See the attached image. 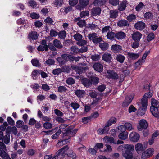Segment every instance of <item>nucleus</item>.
Wrapping results in <instances>:
<instances>
[{
    "label": "nucleus",
    "mask_w": 159,
    "mask_h": 159,
    "mask_svg": "<svg viewBox=\"0 0 159 159\" xmlns=\"http://www.w3.org/2000/svg\"><path fill=\"white\" fill-rule=\"evenodd\" d=\"M69 127L64 131V132L63 133L62 138L63 139L60 142L62 143L63 144H65L67 143L70 141L71 137L69 136L70 134H71L72 136H74L77 133L78 129H75L72 131V129Z\"/></svg>",
    "instance_id": "1"
},
{
    "label": "nucleus",
    "mask_w": 159,
    "mask_h": 159,
    "mask_svg": "<svg viewBox=\"0 0 159 159\" xmlns=\"http://www.w3.org/2000/svg\"><path fill=\"white\" fill-rule=\"evenodd\" d=\"M122 149V155L125 159H129V144H125L120 146L118 150Z\"/></svg>",
    "instance_id": "2"
},
{
    "label": "nucleus",
    "mask_w": 159,
    "mask_h": 159,
    "mask_svg": "<svg viewBox=\"0 0 159 159\" xmlns=\"http://www.w3.org/2000/svg\"><path fill=\"white\" fill-rule=\"evenodd\" d=\"M153 91L152 90L149 91L148 92L146 93L141 99V104L143 106H147L148 98H150L153 96Z\"/></svg>",
    "instance_id": "3"
},
{
    "label": "nucleus",
    "mask_w": 159,
    "mask_h": 159,
    "mask_svg": "<svg viewBox=\"0 0 159 159\" xmlns=\"http://www.w3.org/2000/svg\"><path fill=\"white\" fill-rule=\"evenodd\" d=\"M154 152L153 148H149L145 150L142 154V159H146L151 157L154 153Z\"/></svg>",
    "instance_id": "4"
},
{
    "label": "nucleus",
    "mask_w": 159,
    "mask_h": 159,
    "mask_svg": "<svg viewBox=\"0 0 159 159\" xmlns=\"http://www.w3.org/2000/svg\"><path fill=\"white\" fill-rule=\"evenodd\" d=\"M89 0H79V4L75 6L76 9L80 11L83 9L89 4Z\"/></svg>",
    "instance_id": "5"
},
{
    "label": "nucleus",
    "mask_w": 159,
    "mask_h": 159,
    "mask_svg": "<svg viewBox=\"0 0 159 159\" xmlns=\"http://www.w3.org/2000/svg\"><path fill=\"white\" fill-rule=\"evenodd\" d=\"M11 132L14 135H16L17 133V129L16 126H13L12 127L11 126H8L6 128V134L8 136H10Z\"/></svg>",
    "instance_id": "6"
},
{
    "label": "nucleus",
    "mask_w": 159,
    "mask_h": 159,
    "mask_svg": "<svg viewBox=\"0 0 159 159\" xmlns=\"http://www.w3.org/2000/svg\"><path fill=\"white\" fill-rule=\"evenodd\" d=\"M148 123L145 119H141L139 121V125L137 126V129L139 131L143 129H146L148 127Z\"/></svg>",
    "instance_id": "7"
},
{
    "label": "nucleus",
    "mask_w": 159,
    "mask_h": 159,
    "mask_svg": "<svg viewBox=\"0 0 159 159\" xmlns=\"http://www.w3.org/2000/svg\"><path fill=\"white\" fill-rule=\"evenodd\" d=\"M146 148V147H145V145L143 146L141 143H138L135 145V149L139 154H141L144 151Z\"/></svg>",
    "instance_id": "8"
},
{
    "label": "nucleus",
    "mask_w": 159,
    "mask_h": 159,
    "mask_svg": "<svg viewBox=\"0 0 159 159\" xmlns=\"http://www.w3.org/2000/svg\"><path fill=\"white\" fill-rule=\"evenodd\" d=\"M139 138V134L136 132H133L130 134V140L133 142H138Z\"/></svg>",
    "instance_id": "9"
},
{
    "label": "nucleus",
    "mask_w": 159,
    "mask_h": 159,
    "mask_svg": "<svg viewBox=\"0 0 159 159\" xmlns=\"http://www.w3.org/2000/svg\"><path fill=\"white\" fill-rule=\"evenodd\" d=\"M93 67L94 70L98 72L101 73L103 71V66L99 62L95 63Z\"/></svg>",
    "instance_id": "10"
},
{
    "label": "nucleus",
    "mask_w": 159,
    "mask_h": 159,
    "mask_svg": "<svg viewBox=\"0 0 159 159\" xmlns=\"http://www.w3.org/2000/svg\"><path fill=\"white\" fill-rule=\"evenodd\" d=\"M134 28L137 30H142L145 27V23L141 21H138L134 25Z\"/></svg>",
    "instance_id": "11"
},
{
    "label": "nucleus",
    "mask_w": 159,
    "mask_h": 159,
    "mask_svg": "<svg viewBox=\"0 0 159 159\" xmlns=\"http://www.w3.org/2000/svg\"><path fill=\"white\" fill-rule=\"evenodd\" d=\"M142 36V34L138 31L133 32L131 34V38L134 41H140Z\"/></svg>",
    "instance_id": "12"
},
{
    "label": "nucleus",
    "mask_w": 159,
    "mask_h": 159,
    "mask_svg": "<svg viewBox=\"0 0 159 159\" xmlns=\"http://www.w3.org/2000/svg\"><path fill=\"white\" fill-rule=\"evenodd\" d=\"M147 106H143L142 104V107H140L138 109L137 112V115L138 116H142L144 115L147 110Z\"/></svg>",
    "instance_id": "13"
},
{
    "label": "nucleus",
    "mask_w": 159,
    "mask_h": 159,
    "mask_svg": "<svg viewBox=\"0 0 159 159\" xmlns=\"http://www.w3.org/2000/svg\"><path fill=\"white\" fill-rule=\"evenodd\" d=\"M109 129L108 125L106 124L105 126L103 128H99L97 130V132L99 134H107Z\"/></svg>",
    "instance_id": "14"
},
{
    "label": "nucleus",
    "mask_w": 159,
    "mask_h": 159,
    "mask_svg": "<svg viewBox=\"0 0 159 159\" xmlns=\"http://www.w3.org/2000/svg\"><path fill=\"white\" fill-rule=\"evenodd\" d=\"M81 82L85 87L87 88H89L92 85L90 80L87 78H84L82 79L81 80Z\"/></svg>",
    "instance_id": "15"
},
{
    "label": "nucleus",
    "mask_w": 159,
    "mask_h": 159,
    "mask_svg": "<svg viewBox=\"0 0 159 159\" xmlns=\"http://www.w3.org/2000/svg\"><path fill=\"white\" fill-rule=\"evenodd\" d=\"M112 57L111 55L108 53H104L102 56V60L107 62L110 63L111 62Z\"/></svg>",
    "instance_id": "16"
},
{
    "label": "nucleus",
    "mask_w": 159,
    "mask_h": 159,
    "mask_svg": "<svg viewBox=\"0 0 159 159\" xmlns=\"http://www.w3.org/2000/svg\"><path fill=\"white\" fill-rule=\"evenodd\" d=\"M109 78L113 79H116L118 78V74L113 70H108L107 71Z\"/></svg>",
    "instance_id": "17"
},
{
    "label": "nucleus",
    "mask_w": 159,
    "mask_h": 159,
    "mask_svg": "<svg viewBox=\"0 0 159 159\" xmlns=\"http://www.w3.org/2000/svg\"><path fill=\"white\" fill-rule=\"evenodd\" d=\"M151 104L150 108H154L153 109H157V108H159V102L155 99L152 98L151 99Z\"/></svg>",
    "instance_id": "18"
},
{
    "label": "nucleus",
    "mask_w": 159,
    "mask_h": 159,
    "mask_svg": "<svg viewBox=\"0 0 159 159\" xmlns=\"http://www.w3.org/2000/svg\"><path fill=\"white\" fill-rule=\"evenodd\" d=\"M38 36L39 35L37 34V32L34 31H31L28 34L30 39L33 40L37 39L38 37Z\"/></svg>",
    "instance_id": "19"
},
{
    "label": "nucleus",
    "mask_w": 159,
    "mask_h": 159,
    "mask_svg": "<svg viewBox=\"0 0 159 159\" xmlns=\"http://www.w3.org/2000/svg\"><path fill=\"white\" fill-rule=\"evenodd\" d=\"M154 108H150V110L152 114L156 118L159 119V108L157 109Z\"/></svg>",
    "instance_id": "20"
},
{
    "label": "nucleus",
    "mask_w": 159,
    "mask_h": 159,
    "mask_svg": "<svg viewBox=\"0 0 159 159\" xmlns=\"http://www.w3.org/2000/svg\"><path fill=\"white\" fill-rule=\"evenodd\" d=\"M90 80L92 85H97L99 82V79L98 77L92 76L90 77Z\"/></svg>",
    "instance_id": "21"
},
{
    "label": "nucleus",
    "mask_w": 159,
    "mask_h": 159,
    "mask_svg": "<svg viewBox=\"0 0 159 159\" xmlns=\"http://www.w3.org/2000/svg\"><path fill=\"white\" fill-rule=\"evenodd\" d=\"M101 10L99 7L93 8L91 10V13L93 15L96 16L99 15L101 13Z\"/></svg>",
    "instance_id": "22"
},
{
    "label": "nucleus",
    "mask_w": 159,
    "mask_h": 159,
    "mask_svg": "<svg viewBox=\"0 0 159 159\" xmlns=\"http://www.w3.org/2000/svg\"><path fill=\"white\" fill-rule=\"evenodd\" d=\"M111 50L115 52H120L122 50V47L117 44L113 45L111 47Z\"/></svg>",
    "instance_id": "23"
},
{
    "label": "nucleus",
    "mask_w": 159,
    "mask_h": 159,
    "mask_svg": "<svg viewBox=\"0 0 159 159\" xmlns=\"http://www.w3.org/2000/svg\"><path fill=\"white\" fill-rule=\"evenodd\" d=\"M126 37L125 34L123 32L120 31L116 33L115 38L118 39H123Z\"/></svg>",
    "instance_id": "24"
},
{
    "label": "nucleus",
    "mask_w": 159,
    "mask_h": 159,
    "mask_svg": "<svg viewBox=\"0 0 159 159\" xmlns=\"http://www.w3.org/2000/svg\"><path fill=\"white\" fill-rule=\"evenodd\" d=\"M103 43H99V46L102 51H106L109 48V44L106 42H104V41Z\"/></svg>",
    "instance_id": "25"
},
{
    "label": "nucleus",
    "mask_w": 159,
    "mask_h": 159,
    "mask_svg": "<svg viewBox=\"0 0 159 159\" xmlns=\"http://www.w3.org/2000/svg\"><path fill=\"white\" fill-rule=\"evenodd\" d=\"M66 155H67L69 157H71L72 159H76L77 157L76 154L71 149L68 150L67 153L66 154Z\"/></svg>",
    "instance_id": "26"
},
{
    "label": "nucleus",
    "mask_w": 159,
    "mask_h": 159,
    "mask_svg": "<svg viewBox=\"0 0 159 159\" xmlns=\"http://www.w3.org/2000/svg\"><path fill=\"white\" fill-rule=\"evenodd\" d=\"M53 44L55 48L58 49H61L63 47V45L61 42L59 40L57 39H55L53 40Z\"/></svg>",
    "instance_id": "27"
},
{
    "label": "nucleus",
    "mask_w": 159,
    "mask_h": 159,
    "mask_svg": "<svg viewBox=\"0 0 159 159\" xmlns=\"http://www.w3.org/2000/svg\"><path fill=\"white\" fill-rule=\"evenodd\" d=\"M66 153H64L60 149L56 152L55 156L57 157V159H61L64 157Z\"/></svg>",
    "instance_id": "28"
},
{
    "label": "nucleus",
    "mask_w": 159,
    "mask_h": 159,
    "mask_svg": "<svg viewBox=\"0 0 159 159\" xmlns=\"http://www.w3.org/2000/svg\"><path fill=\"white\" fill-rule=\"evenodd\" d=\"M75 94L78 97H82L85 95L86 92L83 90H75Z\"/></svg>",
    "instance_id": "29"
},
{
    "label": "nucleus",
    "mask_w": 159,
    "mask_h": 159,
    "mask_svg": "<svg viewBox=\"0 0 159 159\" xmlns=\"http://www.w3.org/2000/svg\"><path fill=\"white\" fill-rule=\"evenodd\" d=\"M118 26L119 27H123V26H125L128 25L129 26V24L128 23V21L126 20H119L117 22Z\"/></svg>",
    "instance_id": "30"
},
{
    "label": "nucleus",
    "mask_w": 159,
    "mask_h": 159,
    "mask_svg": "<svg viewBox=\"0 0 159 159\" xmlns=\"http://www.w3.org/2000/svg\"><path fill=\"white\" fill-rule=\"evenodd\" d=\"M106 2V0H95L93 2L95 6H101L104 5Z\"/></svg>",
    "instance_id": "31"
},
{
    "label": "nucleus",
    "mask_w": 159,
    "mask_h": 159,
    "mask_svg": "<svg viewBox=\"0 0 159 159\" xmlns=\"http://www.w3.org/2000/svg\"><path fill=\"white\" fill-rule=\"evenodd\" d=\"M71 52L70 53L72 55H76L79 53V48L76 46H73L70 48Z\"/></svg>",
    "instance_id": "32"
},
{
    "label": "nucleus",
    "mask_w": 159,
    "mask_h": 159,
    "mask_svg": "<svg viewBox=\"0 0 159 159\" xmlns=\"http://www.w3.org/2000/svg\"><path fill=\"white\" fill-rule=\"evenodd\" d=\"M128 133L127 132H120L118 135V138L120 139L124 140L126 139L128 137Z\"/></svg>",
    "instance_id": "33"
},
{
    "label": "nucleus",
    "mask_w": 159,
    "mask_h": 159,
    "mask_svg": "<svg viewBox=\"0 0 159 159\" xmlns=\"http://www.w3.org/2000/svg\"><path fill=\"white\" fill-rule=\"evenodd\" d=\"M37 50L39 51H48V45L43 46L40 45L37 48Z\"/></svg>",
    "instance_id": "34"
},
{
    "label": "nucleus",
    "mask_w": 159,
    "mask_h": 159,
    "mask_svg": "<svg viewBox=\"0 0 159 159\" xmlns=\"http://www.w3.org/2000/svg\"><path fill=\"white\" fill-rule=\"evenodd\" d=\"M109 14L110 18L113 19L116 18L118 16V11L116 10L110 11Z\"/></svg>",
    "instance_id": "35"
},
{
    "label": "nucleus",
    "mask_w": 159,
    "mask_h": 159,
    "mask_svg": "<svg viewBox=\"0 0 159 159\" xmlns=\"http://www.w3.org/2000/svg\"><path fill=\"white\" fill-rule=\"evenodd\" d=\"M88 69L89 68L87 66L84 67L79 66V68H78L76 73H77L80 75L82 73L85 72V71L88 70Z\"/></svg>",
    "instance_id": "36"
},
{
    "label": "nucleus",
    "mask_w": 159,
    "mask_h": 159,
    "mask_svg": "<svg viewBox=\"0 0 159 159\" xmlns=\"http://www.w3.org/2000/svg\"><path fill=\"white\" fill-rule=\"evenodd\" d=\"M116 122V119L115 117H111L108 121L106 123L107 125L109 126L111 125L112 124L115 123Z\"/></svg>",
    "instance_id": "37"
},
{
    "label": "nucleus",
    "mask_w": 159,
    "mask_h": 159,
    "mask_svg": "<svg viewBox=\"0 0 159 159\" xmlns=\"http://www.w3.org/2000/svg\"><path fill=\"white\" fill-rule=\"evenodd\" d=\"M126 129L127 127L125 125H121L118 127V132H119V133L126 132Z\"/></svg>",
    "instance_id": "38"
},
{
    "label": "nucleus",
    "mask_w": 159,
    "mask_h": 159,
    "mask_svg": "<svg viewBox=\"0 0 159 159\" xmlns=\"http://www.w3.org/2000/svg\"><path fill=\"white\" fill-rule=\"evenodd\" d=\"M31 62L32 65L34 66L39 67L41 65L39 60L37 59H32L31 61Z\"/></svg>",
    "instance_id": "39"
},
{
    "label": "nucleus",
    "mask_w": 159,
    "mask_h": 159,
    "mask_svg": "<svg viewBox=\"0 0 159 159\" xmlns=\"http://www.w3.org/2000/svg\"><path fill=\"white\" fill-rule=\"evenodd\" d=\"M116 33L113 32H109L107 34V38L111 40L114 39V37L115 38Z\"/></svg>",
    "instance_id": "40"
},
{
    "label": "nucleus",
    "mask_w": 159,
    "mask_h": 159,
    "mask_svg": "<svg viewBox=\"0 0 159 159\" xmlns=\"http://www.w3.org/2000/svg\"><path fill=\"white\" fill-rule=\"evenodd\" d=\"M100 55L98 54H95L92 55L90 57V58L94 61H98L100 58Z\"/></svg>",
    "instance_id": "41"
},
{
    "label": "nucleus",
    "mask_w": 159,
    "mask_h": 159,
    "mask_svg": "<svg viewBox=\"0 0 159 159\" xmlns=\"http://www.w3.org/2000/svg\"><path fill=\"white\" fill-rule=\"evenodd\" d=\"M125 59V57L120 54L117 55L116 56V60L120 63H122L124 62Z\"/></svg>",
    "instance_id": "42"
},
{
    "label": "nucleus",
    "mask_w": 159,
    "mask_h": 159,
    "mask_svg": "<svg viewBox=\"0 0 159 159\" xmlns=\"http://www.w3.org/2000/svg\"><path fill=\"white\" fill-rule=\"evenodd\" d=\"M41 71L39 70H34L32 72L31 75L33 77V79H36L39 73V72Z\"/></svg>",
    "instance_id": "43"
},
{
    "label": "nucleus",
    "mask_w": 159,
    "mask_h": 159,
    "mask_svg": "<svg viewBox=\"0 0 159 159\" xmlns=\"http://www.w3.org/2000/svg\"><path fill=\"white\" fill-rule=\"evenodd\" d=\"M43 127L47 129H51L52 125L51 123L48 122H46L43 124Z\"/></svg>",
    "instance_id": "44"
},
{
    "label": "nucleus",
    "mask_w": 159,
    "mask_h": 159,
    "mask_svg": "<svg viewBox=\"0 0 159 159\" xmlns=\"http://www.w3.org/2000/svg\"><path fill=\"white\" fill-rule=\"evenodd\" d=\"M104 138L108 143H111L113 144H116V143L115 142V140L113 137H109L108 136H106Z\"/></svg>",
    "instance_id": "45"
},
{
    "label": "nucleus",
    "mask_w": 159,
    "mask_h": 159,
    "mask_svg": "<svg viewBox=\"0 0 159 159\" xmlns=\"http://www.w3.org/2000/svg\"><path fill=\"white\" fill-rule=\"evenodd\" d=\"M58 129V127H56L54 129H52L51 130H48V131H43V132L45 133H46L47 135H51L54 132H55L56 130H57V129Z\"/></svg>",
    "instance_id": "46"
},
{
    "label": "nucleus",
    "mask_w": 159,
    "mask_h": 159,
    "mask_svg": "<svg viewBox=\"0 0 159 159\" xmlns=\"http://www.w3.org/2000/svg\"><path fill=\"white\" fill-rule=\"evenodd\" d=\"M129 104V98L128 96L126 97L125 100L123 101L122 106L123 107H127Z\"/></svg>",
    "instance_id": "47"
},
{
    "label": "nucleus",
    "mask_w": 159,
    "mask_h": 159,
    "mask_svg": "<svg viewBox=\"0 0 159 159\" xmlns=\"http://www.w3.org/2000/svg\"><path fill=\"white\" fill-rule=\"evenodd\" d=\"M154 38V34L153 32L149 34L147 37V40L148 42H150Z\"/></svg>",
    "instance_id": "48"
},
{
    "label": "nucleus",
    "mask_w": 159,
    "mask_h": 159,
    "mask_svg": "<svg viewBox=\"0 0 159 159\" xmlns=\"http://www.w3.org/2000/svg\"><path fill=\"white\" fill-rule=\"evenodd\" d=\"M62 131L61 129H59L54 134L52 135L51 138L53 139H56L58 138L59 135L62 133Z\"/></svg>",
    "instance_id": "49"
},
{
    "label": "nucleus",
    "mask_w": 159,
    "mask_h": 159,
    "mask_svg": "<svg viewBox=\"0 0 159 159\" xmlns=\"http://www.w3.org/2000/svg\"><path fill=\"white\" fill-rule=\"evenodd\" d=\"M73 37L75 40L78 41L82 39L83 36L81 34L78 33L75 34Z\"/></svg>",
    "instance_id": "50"
},
{
    "label": "nucleus",
    "mask_w": 159,
    "mask_h": 159,
    "mask_svg": "<svg viewBox=\"0 0 159 159\" xmlns=\"http://www.w3.org/2000/svg\"><path fill=\"white\" fill-rule=\"evenodd\" d=\"M7 121L10 126H13L15 125V121L11 117H8L7 118Z\"/></svg>",
    "instance_id": "51"
},
{
    "label": "nucleus",
    "mask_w": 159,
    "mask_h": 159,
    "mask_svg": "<svg viewBox=\"0 0 159 159\" xmlns=\"http://www.w3.org/2000/svg\"><path fill=\"white\" fill-rule=\"evenodd\" d=\"M126 7V3L125 2H122L120 4L118 7V10L120 11H122L125 10Z\"/></svg>",
    "instance_id": "52"
},
{
    "label": "nucleus",
    "mask_w": 159,
    "mask_h": 159,
    "mask_svg": "<svg viewBox=\"0 0 159 159\" xmlns=\"http://www.w3.org/2000/svg\"><path fill=\"white\" fill-rule=\"evenodd\" d=\"M87 41L86 40L81 39L77 43V44L79 46H84V45L87 44Z\"/></svg>",
    "instance_id": "53"
},
{
    "label": "nucleus",
    "mask_w": 159,
    "mask_h": 159,
    "mask_svg": "<svg viewBox=\"0 0 159 159\" xmlns=\"http://www.w3.org/2000/svg\"><path fill=\"white\" fill-rule=\"evenodd\" d=\"M153 15L151 12H146L144 15V18L146 19H149L153 17Z\"/></svg>",
    "instance_id": "54"
},
{
    "label": "nucleus",
    "mask_w": 159,
    "mask_h": 159,
    "mask_svg": "<svg viewBox=\"0 0 159 159\" xmlns=\"http://www.w3.org/2000/svg\"><path fill=\"white\" fill-rule=\"evenodd\" d=\"M97 34L95 33H93L92 34H88V39L90 40H91L93 39H95V38L97 37Z\"/></svg>",
    "instance_id": "55"
},
{
    "label": "nucleus",
    "mask_w": 159,
    "mask_h": 159,
    "mask_svg": "<svg viewBox=\"0 0 159 159\" xmlns=\"http://www.w3.org/2000/svg\"><path fill=\"white\" fill-rule=\"evenodd\" d=\"M86 22L84 20H80L77 23V25L80 27H83L86 26Z\"/></svg>",
    "instance_id": "56"
},
{
    "label": "nucleus",
    "mask_w": 159,
    "mask_h": 159,
    "mask_svg": "<svg viewBox=\"0 0 159 159\" xmlns=\"http://www.w3.org/2000/svg\"><path fill=\"white\" fill-rule=\"evenodd\" d=\"M67 90V89L65 86H60L58 88V91L61 93L65 92Z\"/></svg>",
    "instance_id": "57"
},
{
    "label": "nucleus",
    "mask_w": 159,
    "mask_h": 159,
    "mask_svg": "<svg viewBox=\"0 0 159 159\" xmlns=\"http://www.w3.org/2000/svg\"><path fill=\"white\" fill-rule=\"evenodd\" d=\"M28 3L29 4V6L33 7V8H34H34H35L37 6V3L34 0H30L28 1Z\"/></svg>",
    "instance_id": "58"
},
{
    "label": "nucleus",
    "mask_w": 159,
    "mask_h": 159,
    "mask_svg": "<svg viewBox=\"0 0 159 159\" xmlns=\"http://www.w3.org/2000/svg\"><path fill=\"white\" fill-rule=\"evenodd\" d=\"M139 55L138 53H130V58L133 60H135L137 59Z\"/></svg>",
    "instance_id": "59"
},
{
    "label": "nucleus",
    "mask_w": 159,
    "mask_h": 159,
    "mask_svg": "<svg viewBox=\"0 0 159 159\" xmlns=\"http://www.w3.org/2000/svg\"><path fill=\"white\" fill-rule=\"evenodd\" d=\"M70 105L74 110H77L80 107V105L76 102H72Z\"/></svg>",
    "instance_id": "60"
},
{
    "label": "nucleus",
    "mask_w": 159,
    "mask_h": 159,
    "mask_svg": "<svg viewBox=\"0 0 159 159\" xmlns=\"http://www.w3.org/2000/svg\"><path fill=\"white\" fill-rule=\"evenodd\" d=\"M30 16L33 19H37L39 18L40 16L39 14H37L35 12H33L30 13Z\"/></svg>",
    "instance_id": "61"
},
{
    "label": "nucleus",
    "mask_w": 159,
    "mask_h": 159,
    "mask_svg": "<svg viewBox=\"0 0 159 159\" xmlns=\"http://www.w3.org/2000/svg\"><path fill=\"white\" fill-rule=\"evenodd\" d=\"M58 36L61 39H64L66 37V32L64 31H62L60 32L59 33H58Z\"/></svg>",
    "instance_id": "62"
},
{
    "label": "nucleus",
    "mask_w": 159,
    "mask_h": 159,
    "mask_svg": "<svg viewBox=\"0 0 159 159\" xmlns=\"http://www.w3.org/2000/svg\"><path fill=\"white\" fill-rule=\"evenodd\" d=\"M62 72V70L61 68H57L53 70L52 73L54 75H58Z\"/></svg>",
    "instance_id": "63"
},
{
    "label": "nucleus",
    "mask_w": 159,
    "mask_h": 159,
    "mask_svg": "<svg viewBox=\"0 0 159 159\" xmlns=\"http://www.w3.org/2000/svg\"><path fill=\"white\" fill-rule=\"evenodd\" d=\"M66 83L69 85H72L75 84V81L73 78L70 77L67 79Z\"/></svg>",
    "instance_id": "64"
}]
</instances>
